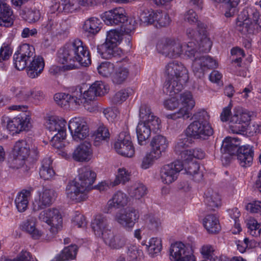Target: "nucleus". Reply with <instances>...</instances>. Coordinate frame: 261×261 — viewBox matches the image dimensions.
I'll return each mask as SVG.
<instances>
[{"label":"nucleus","mask_w":261,"mask_h":261,"mask_svg":"<svg viewBox=\"0 0 261 261\" xmlns=\"http://www.w3.org/2000/svg\"><path fill=\"white\" fill-rule=\"evenodd\" d=\"M57 61L65 65L63 67L67 70L76 68L75 61L84 67L88 66L91 63L87 47L79 39L70 41L61 48L58 52Z\"/></svg>","instance_id":"obj_1"},{"label":"nucleus","mask_w":261,"mask_h":261,"mask_svg":"<svg viewBox=\"0 0 261 261\" xmlns=\"http://www.w3.org/2000/svg\"><path fill=\"white\" fill-rule=\"evenodd\" d=\"M197 45L194 42H190L186 51L187 57L193 61L192 68L195 75L201 79L204 72L208 69L216 68L217 62L207 56H202L197 50Z\"/></svg>","instance_id":"obj_2"},{"label":"nucleus","mask_w":261,"mask_h":261,"mask_svg":"<svg viewBox=\"0 0 261 261\" xmlns=\"http://www.w3.org/2000/svg\"><path fill=\"white\" fill-rule=\"evenodd\" d=\"M196 120L191 123L186 129V134L194 139L205 140L213 135L209 115L205 110H200L195 115Z\"/></svg>","instance_id":"obj_3"},{"label":"nucleus","mask_w":261,"mask_h":261,"mask_svg":"<svg viewBox=\"0 0 261 261\" xmlns=\"http://www.w3.org/2000/svg\"><path fill=\"white\" fill-rule=\"evenodd\" d=\"M190 42L183 45L181 41L176 38H166L159 42L156 46L159 52L166 57L176 59L182 54L187 57L186 51Z\"/></svg>","instance_id":"obj_4"},{"label":"nucleus","mask_w":261,"mask_h":261,"mask_svg":"<svg viewBox=\"0 0 261 261\" xmlns=\"http://www.w3.org/2000/svg\"><path fill=\"white\" fill-rule=\"evenodd\" d=\"M116 30H112L107 33L105 42L97 47V52L101 58L111 59L118 55L117 48L118 44L122 40V34Z\"/></svg>","instance_id":"obj_5"},{"label":"nucleus","mask_w":261,"mask_h":261,"mask_svg":"<svg viewBox=\"0 0 261 261\" xmlns=\"http://www.w3.org/2000/svg\"><path fill=\"white\" fill-rule=\"evenodd\" d=\"M239 19L242 21L239 24V31L243 33L252 34L255 27L261 28V14L253 7H248L244 9Z\"/></svg>","instance_id":"obj_6"},{"label":"nucleus","mask_w":261,"mask_h":261,"mask_svg":"<svg viewBox=\"0 0 261 261\" xmlns=\"http://www.w3.org/2000/svg\"><path fill=\"white\" fill-rule=\"evenodd\" d=\"M66 122L65 120L55 116H51L46 120V128L54 134L51 142L52 145L60 148V142L66 137Z\"/></svg>","instance_id":"obj_7"},{"label":"nucleus","mask_w":261,"mask_h":261,"mask_svg":"<svg viewBox=\"0 0 261 261\" xmlns=\"http://www.w3.org/2000/svg\"><path fill=\"white\" fill-rule=\"evenodd\" d=\"M178 97L181 107L178 112L167 115L168 119L176 120L181 118L187 119L192 116L191 111L195 106V101L191 93L186 91L179 94Z\"/></svg>","instance_id":"obj_8"},{"label":"nucleus","mask_w":261,"mask_h":261,"mask_svg":"<svg viewBox=\"0 0 261 261\" xmlns=\"http://www.w3.org/2000/svg\"><path fill=\"white\" fill-rule=\"evenodd\" d=\"M39 219L50 225V232L53 237L62 228L63 219L59 210L56 208H48L42 211Z\"/></svg>","instance_id":"obj_9"},{"label":"nucleus","mask_w":261,"mask_h":261,"mask_svg":"<svg viewBox=\"0 0 261 261\" xmlns=\"http://www.w3.org/2000/svg\"><path fill=\"white\" fill-rule=\"evenodd\" d=\"M34 54L35 49L33 46L27 43L22 44L19 49L13 55L14 67L18 70L27 68Z\"/></svg>","instance_id":"obj_10"},{"label":"nucleus","mask_w":261,"mask_h":261,"mask_svg":"<svg viewBox=\"0 0 261 261\" xmlns=\"http://www.w3.org/2000/svg\"><path fill=\"white\" fill-rule=\"evenodd\" d=\"M14 152L16 158L14 160V163H17L21 161L20 166L23 165V161L28 158L33 160H36L39 152L36 147H33L31 150L30 145L25 140H19L16 142L14 146Z\"/></svg>","instance_id":"obj_11"},{"label":"nucleus","mask_w":261,"mask_h":261,"mask_svg":"<svg viewBox=\"0 0 261 261\" xmlns=\"http://www.w3.org/2000/svg\"><path fill=\"white\" fill-rule=\"evenodd\" d=\"M183 167V163L179 160L163 166L160 173L162 182L164 184L169 185L175 181Z\"/></svg>","instance_id":"obj_12"},{"label":"nucleus","mask_w":261,"mask_h":261,"mask_svg":"<svg viewBox=\"0 0 261 261\" xmlns=\"http://www.w3.org/2000/svg\"><path fill=\"white\" fill-rule=\"evenodd\" d=\"M139 218L137 210L128 207L117 212L115 216V220L124 228H132Z\"/></svg>","instance_id":"obj_13"},{"label":"nucleus","mask_w":261,"mask_h":261,"mask_svg":"<svg viewBox=\"0 0 261 261\" xmlns=\"http://www.w3.org/2000/svg\"><path fill=\"white\" fill-rule=\"evenodd\" d=\"M68 128L73 140L79 142L89 135V127L86 122L82 118L75 117L70 120Z\"/></svg>","instance_id":"obj_14"},{"label":"nucleus","mask_w":261,"mask_h":261,"mask_svg":"<svg viewBox=\"0 0 261 261\" xmlns=\"http://www.w3.org/2000/svg\"><path fill=\"white\" fill-rule=\"evenodd\" d=\"M170 255L172 261H195L191 248L180 242L171 245Z\"/></svg>","instance_id":"obj_15"},{"label":"nucleus","mask_w":261,"mask_h":261,"mask_svg":"<svg viewBox=\"0 0 261 261\" xmlns=\"http://www.w3.org/2000/svg\"><path fill=\"white\" fill-rule=\"evenodd\" d=\"M114 148L118 153L126 157L131 158L135 153L130 136L126 132L119 134L117 140L114 143Z\"/></svg>","instance_id":"obj_16"},{"label":"nucleus","mask_w":261,"mask_h":261,"mask_svg":"<svg viewBox=\"0 0 261 261\" xmlns=\"http://www.w3.org/2000/svg\"><path fill=\"white\" fill-rule=\"evenodd\" d=\"M165 72L169 78L176 79L182 82L189 80V72L184 65L177 61L169 62L165 66Z\"/></svg>","instance_id":"obj_17"},{"label":"nucleus","mask_w":261,"mask_h":261,"mask_svg":"<svg viewBox=\"0 0 261 261\" xmlns=\"http://www.w3.org/2000/svg\"><path fill=\"white\" fill-rule=\"evenodd\" d=\"M251 114L250 112L243 109L241 107H236L233 110V114L230 118V121L235 123L232 126V130L234 133L240 134L244 131L246 124L250 120Z\"/></svg>","instance_id":"obj_18"},{"label":"nucleus","mask_w":261,"mask_h":261,"mask_svg":"<svg viewBox=\"0 0 261 261\" xmlns=\"http://www.w3.org/2000/svg\"><path fill=\"white\" fill-rule=\"evenodd\" d=\"M161 128V122L158 127L154 128L150 122H139L136 128L138 142L140 145H146L148 142L151 132H156Z\"/></svg>","instance_id":"obj_19"},{"label":"nucleus","mask_w":261,"mask_h":261,"mask_svg":"<svg viewBox=\"0 0 261 261\" xmlns=\"http://www.w3.org/2000/svg\"><path fill=\"white\" fill-rule=\"evenodd\" d=\"M101 18L106 24L119 27L127 20L124 10L120 7L105 12Z\"/></svg>","instance_id":"obj_20"},{"label":"nucleus","mask_w":261,"mask_h":261,"mask_svg":"<svg viewBox=\"0 0 261 261\" xmlns=\"http://www.w3.org/2000/svg\"><path fill=\"white\" fill-rule=\"evenodd\" d=\"M88 191L85 188L79 185L75 180L69 182L66 188V195L68 198L77 202L85 200L87 198Z\"/></svg>","instance_id":"obj_21"},{"label":"nucleus","mask_w":261,"mask_h":261,"mask_svg":"<svg viewBox=\"0 0 261 261\" xmlns=\"http://www.w3.org/2000/svg\"><path fill=\"white\" fill-rule=\"evenodd\" d=\"M102 239L107 245L113 249H121L127 243V239L124 235L112 230L105 232Z\"/></svg>","instance_id":"obj_22"},{"label":"nucleus","mask_w":261,"mask_h":261,"mask_svg":"<svg viewBox=\"0 0 261 261\" xmlns=\"http://www.w3.org/2000/svg\"><path fill=\"white\" fill-rule=\"evenodd\" d=\"M96 173L88 167H82L79 170V175L75 181L85 188L88 192L96 179Z\"/></svg>","instance_id":"obj_23"},{"label":"nucleus","mask_w":261,"mask_h":261,"mask_svg":"<svg viewBox=\"0 0 261 261\" xmlns=\"http://www.w3.org/2000/svg\"><path fill=\"white\" fill-rule=\"evenodd\" d=\"M93 156L91 144L85 141L79 145L72 153L73 159L78 162H89Z\"/></svg>","instance_id":"obj_24"},{"label":"nucleus","mask_w":261,"mask_h":261,"mask_svg":"<svg viewBox=\"0 0 261 261\" xmlns=\"http://www.w3.org/2000/svg\"><path fill=\"white\" fill-rule=\"evenodd\" d=\"M30 118L26 115L24 117L18 116L7 122V129L13 134L19 133L22 130H27L31 127Z\"/></svg>","instance_id":"obj_25"},{"label":"nucleus","mask_w":261,"mask_h":261,"mask_svg":"<svg viewBox=\"0 0 261 261\" xmlns=\"http://www.w3.org/2000/svg\"><path fill=\"white\" fill-rule=\"evenodd\" d=\"M80 92L72 91L70 94L64 93H56L54 95V99L56 103L61 107H66L67 106L76 108L77 96L81 95Z\"/></svg>","instance_id":"obj_26"},{"label":"nucleus","mask_w":261,"mask_h":261,"mask_svg":"<svg viewBox=\"0 0 261 261\" xmlns=\"http://www.w3.org/2000/svg\"><path fill=\"white\" fill-rule=\"evenodd\" d=\"M37 219L35 217L29 216L20 225L22 230L29 234L34 239H39L43 235V232L36 228Z\"/></svg>","instance_id":"obj_27"},{"label":"nucleus","mask_w":261,"mask_h":261,"mask_svg":"<svg viewBox=\"0 0 261 261\" xmlns=\"http://www.w3.org/2000/svg\"><path fill=\"white\" fill-rule=\"evenodd\" d=\"M169 142L166 137L162 135H156L152 137L150 143V151L161 157L168 147Z\"/></svg>","instance_id":"obj_28"},{"label":"nucleus","mask_w":261,"mask_h":261,"mask_svg":"<svg viewBox=\"0 0 261 261\" xmlns=\"http://www.w3.org/2000/svg\"><path fill=\"white\" fill-rule=\"evenodd\" d=\"M44 67V62L42 57L35 54L27 68L28 75L32 78L37 77L43 71Z\"/></svg>","instance_id":"obj_29"},{"label":"nucleus","mask_w":261,"mask_h":261,"mask_svg":"<svg viewBox=\"0 0 261 261\" xmlns=\"http://www.w3.org/2000/svg\"><path fill=\"white\" fill-rule=\"evenodd\" d=\"M254 151L249 145L243 146L240 147L237 154V159L240 165L243 167L250 166L253 160Z\"/></svg>","instance_id":"obj_30"},{"label":"nucleus","mask_w":261,"mask_h":261,"mask_svg":"<svg viewBox=\"0 0 261 261\" xmlns=\"http://www.w3.org/2000/svg\"><path fill=\"white\" fill-rule=\"evenodd\" d=\"M14 16L9 5L0 0V25L11 27L13 24Z\"/></svg>","instance_id":"obj_31"},{"label":"nucleus","mask_w":261,"mask_h":261,"mask_svg":"<svg viewBox=\"0 0 261 261\" xmlns=\"http://www.w3.org/2000/svg\"><path fill=\"white\" fill-rule=\"evenodd\" d=\"M108 227V219L106 216L102 215L95 216L92 223V228L96 236L103 238L104 233L111 230Z\"/></svg>","instance_id":"obj_32"},{"label":"nucleus","mask_w":261,"mask_h":261,"mask_svg":"<svg viewBox=\"0 0 261 261\" xmlns=\"http://www.w3.org/2000/svg\"><path fill=\"white\" fill-rule=\"evenodd\" d=\"M55 197L56 193L53 190L47 189L44 190L40 194L39 199L36 200L34 208L40 210L50 206Z\"/></svg>","instance_id":"obj_33"},{"label":"nucleus","mask_w":261,"mask_h":261,"mask_svg":"<svg viewBox=\"0 0 261 261\" xmlns=\"http://www.w3.org/2000/svg\"><path fill=\"white\" fill-rule=\"evenodd\" d=\"M139 118V122H150L154 128H158L159 122H161L159 118L151 112L150 107L146 103H142L140 106Z\"/></svg>","instance_id":"obj_34"},{"label":"nucleus","mask_w":261,"mask_h":261,"mask_svg":"<svg viewBox=\"0 0 261 261\" xmlns=\"http://www.w3.org/2000/svg\"><path fill=\"white\" fill-rule=\"evenodd\" d=\"M128 196L125 193L121 191H117L107 203L108 210L125 206L128 203Z\"/></svg>","instance_id":"obj_35"},{"label":"nucleus","mask_w":261,"mask_h":261,"mask_svg":"<svg viewBox=\"0 0 261 261\" xmlns=\"http://www.w3.org/2000/svg\"><path fill=\"white\" fill-rule=\"evenodd\" d=\"M110 135L109 130L105 125H99L92 135L93 145L95 146H99L105 142H107L110 138Z\"/></svg>","instance_id":"obj_36"},{"label":"nucleus","mask_w":261,"mask_h":261,"mask_svg":"<svg viewBox=\"0 0 261 261\" xmlns=\"http://www.w3.org/2000/svg\"><path fill=\"white\" fill-rule=\"evenodd\" d=\"M31 191L30 190H22L17 194L15 204L19 212H23L27 209Z\"/></svg>","instance_id":"obj_37"},{"label":"nucleus","mask_w":261,"mask_h":261,"mask_svg":"<svg viewBox=\"0 0 261 261\" xmlns=\"http://www.w3.org/2000/svg\"><path fill=\"white\" fill-rule=\"evenodd\" d=\"M186 83L176 79L170 78L165 85L164 92L171 96L176 94L178 96V93L182 90L184 85Z\"/></svg>","instance_id":"obj_38"},{"label":"nucleus","mask_w":261,"mask_h":261,"mask_svg":"<svg viewBox=\"0 0 261 261\" xmlns=\"http://www.w3.org/2000/svg\"><path fill=\"white\" fill-rule=\"evenodd\" d=\"M51 165L52 161L50 158H45L42 161L39 174L44 180L50 179L55 175Z\"/></svg>","instance_id":"obj_39"},{"label":"nucleus","mask_w":261,"mask_h":261,"mask_svg":"<svg viewBox=\"0 0 261 261\" xmlns=\"http://www.w3.org/2000/svg\"><path fill=\"white\" fill-rule=\"evenodd\" d=\"M238 142L236 138H226L223 141L221 151L229 155H233L236 153L237 154L240 147H239V144L237 143Z\"/></svg>","instance_id":"obj_40"},{"label":"nucleus","mask_w":261,"mask_h":261,"mask_svg":"<svg viewBox=\"0 0 261 261\" xmlns=\"http://www.w3.org/2000/svg\"><path fill=\"white\" fill-rule=\"evenodd\" d=\"M80 91L81 94V95L77 96L76 103L78 106L81 104H83L84 107H86V104L94 100L96 96L93 89H91V86L87 90L83 91L81 88H76L74 91Z\"/></svg>","instance_id":"obj_41"},{"label":"nucleus","mask_w":261,"mask_h":261,"mask_svg":"<svg viewBox=\"0 0 261 261\" xmlns=\"http://www.w3.org/2000/svg\"><path fill=\"white\" fill-rule=\"evenodd\" d=\"M77 249V246L75 245L66 247L60 254H57L51 261H65L73 259L76 256Z\"/></svg>","instance_id":"obj_42"},{"label":"nucleus","mask_w":261,"mask_h":261,"mask_svg":"<svg viewBox=\"0 0 261 261\" xmlns=\"http://www.w3.org/2000/svg\"><path fill=\"white\" fill-rule=\"evenodd\" d=\"M101 22L100 19L92 17L85 20L83 26L84 31L90 35L96 34L101 29Z\"/></svg>","instance_id":"obj_43"},{"label":"nucleus","mask_w":261,"mask_h":261,"mask_svg":"<svg viewBox=\"0 0 261 261\" xmlns=\"http://www.w3.org/2000/svg\"><path fill=\"white\" fill-rule=\"evenodd\" d=\"M198 42H195L197 45V50L198 53H207L209 51L212 46V43L205 34V28L202 29V34L198 35Z\"/></svg>","instance_id":"obj_44"},{"label":"nucleus","mask_w":261,"mask_h":261,"mask_svg":"<svg viewBox=\"0 0 261 261\" xmlns=\"http://www.w3.org/2000/svg\"><path fill=\"white\" fill-rule=\"evenodd\" d=\"M204 202L210 210H214L220 205V196L212 189H208L204 193Z\"/></svg>","instance_id":"obj_45"},{"label":"nucleus","mask_w":261,"mask_h":261,"mask_svg":"<svg viewBox=\"0 0 261 261\" xmlns=\"http://www.w3.org/2000/svg\"><path fill=\"white\" fill-rule=\"evenodd\" d=\"M203 225L210 233H217L220 230L218 217L214 214L207 215L203 219Z\"/></svg>","instance_id":"obj_46"},{"label":"nucleus","mask_w":261,"mask_h":261,"mask_svg":"<svg viewBox=\"0 0 261 261\" xmlns=\"http://www.w3.org/2000/svg\"><path fill=\"white\" fill-rule=\"evenodd\" d=\"M60 28V24H58L56 20L51 17L50 18H48L46 22H45L42 24L41 30L43 34L53 32L57 34H61L64 31L61 29Z\"/></svg>","instance_id":"obj_47"},{"label":"nucleus","mask_w":261,"mask_h":261,"mask_svg":"<svg viewBox=\"0 0 261 261\" xmlns=\"http://www.w3.org/2000/svg\"><path fill=\"white\" fill-rule=\"evenodd\" d=\"M183 169L187 174L191 175L193 176L194 179L196 181H200L202 178L203 175L202 173L199 172V165L196 163L190 162L185 163L183 164Z\"/></svg>","instance_id":"obj_48"},{"label":"nucleus","mask_w":261,"mask_h":261,"mask_svg":"<svg viewBox=\"0 0 261 261\" xmlns=\"http://www.w3.org/2000/svg\"><path fill=\"white\" fill-rule=\"evenodd\" d=\"M129 194L131 197L140 199L147 194V188L142 183L136 182L130 188Z\"/></svg>","instance_id":"obj_49"},{"label":"nucleus","mask_w":261,"mask_h":261,"mask_svg":"<svg viewBox=\"0 0 261 261\" xmlns=\"http://www.w3.org/2000/svg\"><path fill=\"white\" fill-rule=\"evenodd\" d=\"M129 75L128 68L124 66H120L117 68L112 76V80L116 84H121L127 79Z\"/></svg>","instance_id":"obj_50"},{"label":"nucleus","mask_w":261,"mask_h":261,"mask_svg":"<svg viewBox=\"0 0 261 261\" xmlns=\"http://www.w3.org/2000/svg\"><path fill=\"white\" fill-rule=\"evenodd\" d=\"M200 252L203 257L209 259L210 261H217L219 256L214 247L210 244H206L202 246Z\"/></svg>","instance_id":"obj_51"},{"label":"nucleus","mask_w":261,"mask_h":261,"mask_svg":"<svg viewBox=\"0 0 261 261\" xmlns=\"http://www.w3.org/2000/svg\"><path fill=\"white\" fill-rule=\"evenodd\" d=\"M184 20L191 25H196L198 28H204L205 25L199 20L198 15L193 9H190L185 13Z\"/></svg>","instance_id":"obj_52"},{"label":"nucleus","mask_w":261,"mask_h":261,"mask_svg":"<svg viewBox=\"0 0 261 261\" xmlns=\"http://www.w3.org/2000/svg\"><path fill=\"white\" fill-rule=\"evenodd\" d=\"M216 3H224L226 11L225 15L226 17H231L237 12V6L240 0H213Z\"/></svg>","instance_id":"obj_53"},{"label":"nucleus","mask_w":261,"mask_h":261,"mask_svg":"<svg viewBox=\"0 0 261 261\" xmlns=\"http://www.w3.org/2000/svg\"><path fill=\"white\" fill-rule=\"evenodd\" d=\"M146 249L149 254L154 257L155 254L159 253L162 249L161 240L156 238H151L146 245Z\"/></svg>","instance_id":"obj_54"},{"label":"nucleus","mask_w":261,"mask_h":261,"mask_svg":"<svg viewBox=\"0 0 261 261\" xmlns=\"http://www.w3.org/2000/svg\"><path fill=\"white\" fill-rule=\"evenodd\" d=\"M192 140L191 138L187 135L178 139L174 147V151L176 153H178L181 151L187 149V148L192 144Z\"/></svg>","instance_id":"obj_55"},{"label":"nucleus","mask_w":261,"mask_h":261,"mask_svg":"<svg viewBox=\"0 0 261 261\" xmlns=\"http://www.w3.org/2000/svg\"><path fill=\"white\" fill-rule=\"evenodd\" d=\"M114 69V65L109 62H102L97 67L98 73L104 77H109L111 75Z\"/></svg>","instance_id":"obj_56"},{"label":"nucleus","mask_w":261,"mask_h":261,"mask_svg":"<svg viewBox=\"0 0 261 261\" xmlns=\"http://www.w3.org/2000/svg\"><path fill=\"white\" fill-rule=\"evenodd\" d=\"M41 17L40 11L36 8L27 9L24 11V18L30 23L35 22Z\"/></svg>","instance_id":"obj_57"},{"label":"nucleus","mask_w":261,"mask_h":261,"mask_svg":"<svg viewBox=\"0 0 261 261\" xmlns=\"http://www.w3.org/2000/svg\"><path fill=\"white\" fill-rule=\"evenodd\" d=\"M247 226L248 229V232L253 237H257L260 235L261 229L256 220L254 219H249L247 222Z\"/></svg>","instance_id":"obj_58"},{"label":"nucleus","mask_w":261,"mask_h":261,"mask_svg":"<svg viewBox=\"0 0 261 261\" xmlns=\"http://www.w3.org/2000/svg\"><path fill=\"white\" fill-rule=\"evenodd\" d=\"M159 156L155 154L152 151L146 153V155L143 158L141 167L144 169H147L151 167L154 162L160 158Z\"/></svg>","instance_id":"obj_59"},{"label":"nucleus","mask_w":261,"mask_h":261,"mask_svg":"<svg viewBox=\"0 0 261 261\" xmlns=\"http://www.w3.org/2000/svg\"><path fill=\"white\" fill-rule=\"evenodd\" d=\"M11 90L15 94V96L20 101H26L31 97V90L13 87Z\"/></svg>","instance_id":"obj_60"},{"label":"nucleus","mask_w":261,"mask_h":261,"mask_svg":"<svg viewBox=\"0 0 261 261\" xmlns=\"http://www.w3.org/2000/svg\"><path fill=\"white\" fill-rule=\"evenodd\" d=\"M157 13L158 11L152 10L144 11L140 15V19L144 23L152 24L156 21Z\"/></svg>","instance_id":"obj_61"},{"label":"nucleus","mask_w":261,"mask_h":261,"mask_svg":"<svg viewBox=\"0 0 261 261\" xmlns=\"http://www.w3.org/2000/svg\"><path fill=\"white\" fill-rule=\"evenodd\" d=\"M91 87L96 96L104 95L109 89L108 87L101 81H96L91 85Z\"/></svg>","instance_id":"obj_62"},{"label":"nucleus","mask_w":261,"mask_h":261,"mask_svg":"<svg viewBox=\"0 0 261 261\" xmlns=\"http://www.w3.org/2000/svg\"><path fill=\"white\" fill-rule=\"evenodd\" d=\"M2 261H34L29 252L22 250L16 258H9L6 256L2 257Z\"/></svg>","instance_id":"obj_63"},{"label":"nucleus","mask_w":261,"mask_h":261,"mask_svg":"<svg viewBox=\"0 0 261 261\" xmlns=\"http://www.w3.org/2000/svg\"><path fill=\"white\" fill-rule=\"evenodd\" d=\"M129 179V174L127 171L124 168H120L118 170L115 180L114 181L113 186L117 185L120 183L124 184Z\"/></svg>","instance_id":"obj_64"}]
</instances>
